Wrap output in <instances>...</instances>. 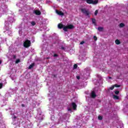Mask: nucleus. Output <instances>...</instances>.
<instances>
[{"instance_id": "1", "label": "nucleus", "mask_w": 128, "mask_h": 128, "mask_svg": "<svg viewBox=\"0 0 128 128\" xmlns=\"http://www.w3.org/2000/svg\"><path fill=\"white\" fill-rule=\"evenodd\" d=\"M84 2H86L88 4H98V0H82Z\"/></svg>"}, {"instance_id": "2", "label": "nucleus", "mask_w": 128, "mask_h": 128, "mask_svg": "<svg viewBox=\"0 0 128 128\" xmlns=\"http://www.w3.org/2000/svg\"><path fill=\"white\" fill-rule=\"evenodd\" d=\"M30 44H32V42L28 40H26L23 43V46L24 48H30Z\"/></svg>"}, {"instance_id": "3", "label": "nucleus", "mask_w": 128, "mask_h": 128, "mask_svg": "<svg viewBox=\"0 0 128 128\" xmlns=\"http://www.w3.org/2000/svg\"><path fill=\"white\" fill-rule=\"evenodd\" d=\"M72 28H74V26L72 24L63 27V30L64 32H68V30H72Z\"/></svg>"}, {"instance_id": "4", "label": "nucleus", "mask_w": 128, "mask_h": 128, "mask_svg": "<svg viewBox=\"0 0 128 128\" xmlns=\"http://www.w3.org/2000/svg\"><path fill=\"white\" fill-rule=\"evenodd\" d=\"M34 12L36 16H40L42 14V12L40 10H35Z\"/></svg>"}, {"instance_id": "5", "label": "nucleus", "mask_w": 128, "mask_h": 128, "mask_svg": "<svg viewBox=\"0 0 128 128\" xmlns=\"http://www.w3.org/2000/svg\"><path fill=\"white\" fill-rule=\"evenodd\" d=\"M56 13L58 14V16H64V14L62 12V11H60L58 10H56Z\"/></svg>"}, {"instance_id": "6", "label": "nucleus", "mask_w": 128, "mask_h": 128, "mask_svg": "<svg viewBox=\"0 0 128 128\" xmlns=\"http://www.w3.org/2000/svg\"><path fill=\"white\" fill-rule=\"evenodd\" d=\"M96 96V92H94V91H92L91 93V98H94Z\"/></svg>"}, {"instance_id": "7", "label": "nucleus", "mask_w": 128, "mask_h": 128, "mask_svg": "<svg viewBox=\"0 0 128 128\" xmlns=\"http://www.w3.org/2000/svg\"><path fill=\"white\" fill-rule=\"evenodd\" d=\"M72 104L73 110H76V108L78 106H76V104L75 102H72Z\"/></svg>"}, {"instance_id": "8", "label": "nucleus", "mask_w": 128, "mask_h": 128, "mask_svg": "<svg viewBox=\"0 0 128 128\" xmlns=\"http://www.w3.org/2000/svg\"><path fill=\"white\" fill-rule=\"evenodd\" d=\"M92 24H94V26H96V18H92Z\"/></svg>"}, {"instance_id": "9", "label": "nucleus", "mask_w": 128, "mask_h": 128, "mask_svg": "<svg viewBox=\"0 0 128 128\" xmlns=\"http://www.w3.org/2000/svg\"><path fill=\"white\" fill-rule=\"evenodd\" d=\"M34 63H32L31 64H30L28 68V70H32V68L34 66Z\"/></svg>"}, {"instance_id": "10", "label": "nucleus", "mask_w": 128, "mask_h": 128, "mask_svg": "<svg viewBox=\"0 0 128 128\" xmlns=\"http://www.w3.org/2000/svg\"><path fill=\"white\" fill-rule=\"evenodd\" d=\"M58 28H60V30H62V28H64V24H58Z\"/></svg>"}, {"instance_id": "11", "label": "nucleus", "mask_w": 128, "mask_h": 128, "mask_svg": "<svg viewBox=\"0 0 128 128\" xmlns=\"http://www.w3.org/2000/svg\"><path fill=\"white\" fill-rule=\"evenodd\" d=\"M124 26H126V24H124V23H120L119 24V28H124Z\"/></svg>"}, {"instance_id": "12", "label": "nucleus", "mask_w": 128, "mask_h": 128, "mask_svg": "<svg viewBox=\"0 0 128 128\" xmlns=\"http://www.w3.org/2000/svg\"><path fill=\"white\" fill-rule=\"evenodd\" d=\"M115 43L116 44H120V40L116 39L115 40Z\"/></svg>"}, {"instance_id": "13", "label": "nucleus", "mask_w": 128, "mask_h": 128, "mask_svg": "<svg viewBox=\"0 0 128 128\" xmlns=\"http://www.w3.org/2000/svg\"><path fill=\"white\" fill-rule=\"evenodd\" d=\"M86 11H87V10H86V8H82L81 9V12H82V14H84Z\"/></svg>"}, {"instance_id": "14", "label": "nucleus", "mask_w": 128, "mask_h": 128, "mask_svg": "<svg viewBox=\"0 0 128 128\" xmlns=\"http://www.w3.org/2000/svg\"><path fill=\"white\" fill-rule=\"evenodd\" d=\"M86 11H87V10H86V8H82L81 9V12H82V14H84Z\"/></svg>"}, {"instance_id": "15", "label": "nucleus", "mask_w": 128, "mask_h": 128, "mask_svg": "<svg viewBox=\"0 0 128 128\" xmlns=\"http://www.w3.org/2000/svg\"><path fill=\"white\" fill-rule=\"evenodd\" d=\"M84 14H86V16H90V11L87 10Z\"/></svg>"}, {"instance_id": "16", "label": "nucleus", "mask_w": 128, "mask_h": 128, "mask_svg": "<svg viewBox=\"0 0 128 128\" xmlns=\"http://www.w3.org/2000/svg\"><path fill=\"white\" fill-rule=\"evenodd\" d=\"M74 70H76V68H78V64H74L73 66Z\"/></svg>"}, {"instance_id": "17", "label": "nucleus", "mask_w": 128, "mask_h": 128, "mask_svg": "<svg viewBox=\"0 0 128 128\" xmlns=\"http://www.w3.org/2000/svg\"><path fill=\"white\" fill-rule=\"evenodd\" d=\"M104 30V28H102V27H98V30H99V32H102V30Z\"/></svg>"}, {"instance_id": "18", "label": "nucleus", "mask_w": 128, "mask_h": 128, "mask_svg": "<svg viewBox=\"0 0 128 128\" xmlns=\"http://www.w3.org/2000/svg\"><path fill=\"white\" fill-rule=\"evenodd\" d=\"M114 98H115L116 100H118L119 97H118V96L116 95H114Z\"/></svg>"}, {"instance_id": "19", "label": "nucleus", "mask_w": 128, "mask_h": 128, "mask_svg": "<svg viewBox=\"0 0 128 128\" xmlns=\"http://www.w3.org/2000/svg\"><path fill=\"white\" fill-rule=\"evenodd\" d=\"M114 86V88H120V85H118V84H115Z\"/></svg>"}, {"instance_id": "20", "label": "nucleus", "mask_w": 128, "mask_h": 128, "mask_svg": "<svg viewBox=\"0 0 128 128\" xmlns=\"http://www.w3.org/2000/svg\"><path fill=\"white\" fill-rule=\"evenodd\" d=\"M98 120H102V116H98Z\"/></svg>"}, {"instance_id": "21", "label": "nucleus", "mask_w": 128, "mask_h": 128, "mask_svg": "<svg viewBox=\"0 0 128 128\" xmlns=\"http://www.w3.org/2000/svg\"><path fill=\"white\" fill-rule=\"evenodd\" d=\"M114 85H113L110 88V90H114Z\"/></svg>"}, {"instance_id": "22", "label": "nucleus", "mask_w": 128, "mask_h": 128, "mask_svg": "<svg viewBox=\"0 0 128 128\" xmlns=\"http://www.w3.org/2000/svg\"><path fill=\"white\" fill-rule=\"evenodd\" d=\"M18 62H20V59H17L16 61V64H18Z\"/></svg>"}, {"instance_id": "23", "label": "nucleus", "mask_w": 128, "mask_h": 128, "mask_svg": "<svg viewBox=\"0 0 128 128\" xmlns=\"http://www.w3.org/2000/svg\"><path fill=\"white\" fill-rule=\"evenodd\" d=\"M93 38L94 40H95V42H96V40H98V37H96V36H94Z\"/></svg>"}, {"instance_id": "24", "label": "nucleus", "mask_w": 128, "mask_h": 128, "mask_svg": "<svg viewBox=\"0 0 128 128\" xmlns=\"http://www.w3.org/2000/svg\"><path fill=\"white\" fill-rule=\"evenodd\" d=\"M98 12V10H96L94 12V16H97Z\"/></svg>"}, {"instance_id": "25", "label": "nucleus", "mask_w": 128, "mask_h": 128, "mask_svg": "<svg viewBox=\"0 0 128 128\" xmlns=\"http://www.w3.org/2000/svg\"><path fill=\"white\" fill-rule=\"evenodd\" d=\"M4 86V84L2 83H0V90L1 88H2V86Z\"/></svg>"}, {"instance_id": "26", "label": "nucleus", "mask_w": 128, "mask_h": 128, "mask_svg": "<svg viewBox=\"0 0 128 128\" xmlns=\"http://www.w3.org/2000/svg\"><path fill=\"white\" fill-rule=\"evenodd\" d=\"M120 94V91H118V90H116V91H115V94Z\"/></svg>"}, {"instance_id": "27", "label": "nucleus", "mask_w": 128, "mask_h": 128, "mask_svg": "<svg viewBox=\"0 0 128 128\" xmlns=\"http://www.w3.org/2000/svg\"><path fill=\"white\" fill-rule=\"evenodd\" d=\"M31 24H32V26H36V22H31Z\"/></svg>"}, {"instance_id": "28", "label": "nucleus", "mask_w": 128, "mask_h": 128, "mask_svg": "<svg viewBox=\"0 0 128 128\" xmlns=\"http://www.w3.org/2000/svg\"><path fill=\"white\" fill-rule=\"evenodd\" d=\"M13 58H14V60H16V56L14 55V56H13Z\"/></svg>"}, {"instance_id": "29", "label": "nucleus", "mask_w": 128, "mask_h": 128, "mask_svg": "<svg viewBox=\"0 0 128 128\" xmlns=\"http://www.w3.org/2000/svg\"><path fill=\"white\" fill-rule=\"evenodd\" d=\"M84 44V41H82L80 42V44Z\"/></svg>"}, {"instance_id": "30", "label": "nucleus", "mask_w": 128, "mask_h": 128, "mask_svg": "<svg viewBox=\"0 0 128 128\" xmlns=\"http://www.w3.org/2000/svg\"><path fill=\"white\" fill-rule=\"evenodd\" d=\"M54 58H56V56H58V55L57 54H54Z\"/></svg>"}, {"instance_id": "31", "label": "nucleus", "mask_w": 128, "mask_h": 128, "mask_svg": "<svg viewBox=\"0 0 128 128\" xmlns=\"http://www.w3.org/2000/svg\"><path fill=\"white\" fill-rule=\"evenodd\" d=\"M76 78L77 80H80V76H76Z\"/></svg>"}, {"instance_id": "32", "label": "nucleus", "mask_w": 128, "mask_h": 128, "mask_svg": "<svg viewBox=\"0 0 128 128\" xmlns=\"http://www.w3.org/2000/svg\"><path fill=\"white\" fill-rule=\"evenodd\" d=\"M68 112H72V108H69L68 109Z\"/></svg>"}, {"instance_id": "33", "label": "nucleus", "mask_w": 128, "mask_h": 128, "mask_svg": "<svg viewBox=\"0 0 128 128\" xmlns=\"http://www.w3.org/2000/svg\"><path fill=\"white\" fill-rule=\"evenodd\" d=\"M22 108H24L25 106L24 104H22Z\"/></svg>"}, {"instance_id": "34", "label": "nucleus", "mask_w": 128, "mask_h": 128, "mask_svg": "<svg viewBox=\"0 0 128 128\" xmlns=\"http://www.w3.org/2000/svg\"><path fill=\"white\" fill-rule=\"evenodd\" d=\"M61 50H64V47L62 46V47L61 48Z\"/></svg>"}, {"instance_id": "35", "label": "nucleus", "mask_w": 128, "mask_h": 128, "mask_svg": "<svg viewBox=\"0 0 128 128\" xmlns=\"http://www.w3.org/2000/svg\"><path fill=\"white\" fill-rule=\"evenodd\" d=\"M14 118H16V116H14Z\"/></svg>"}, {"instance_id": "36", "label": "nucleus", "mask_w": 128, "mask_h": 128, "mask_svg": "<svg viewBox=\"0 0 128 128\" xmlns=\"http://www.w3.org/2000/svg\"><path fill=\"white\" fill-rule=\"evenodd\" d=\"M2 64V60H0V64Z\"/></svg>"}, {"instance_id": "37", "label": "nucleus", "mask_w": 128, "mask_h": 128, "mask_svg": "<svg viewBox=\"0 0 128 128\" xmlns=\"http://www.w3.org/2000/svg\"><path fill=\"white\" fill-rule=\"evenodd\" d=\"M109 78H112L111 77H109Z\"/></svg>"}, {"instance_id": "38", "label": "nucleus", "mask_w": 128, "mask_h": 128, "mask_svg": "<svg viewBox=\"0 0 128 128\" xmlns=\"http://www.w3.org/2000/svg\"><path fill=\"white\" fill-rule=\"evenodd\" d=\"M48 59L49 58H47Z\"/></svg>"}]
</instances>
